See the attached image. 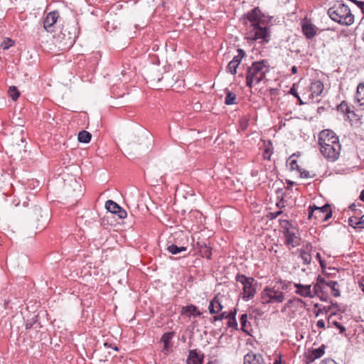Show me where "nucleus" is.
Listing matches in <instances>:
<instances>
[{"label":"nucleus","mask_w":364,"mask_h":364,"mask_svg":"<svg viewBox=\"0 0 364 364\" xmlns=\"http://www.w3.org/2000/svg\"><path fill=\"white\" fill-rule=\"evenodd\" d=\"M294 302L301 303L302 300L298 298H294L291 299H289L285 304H284V309H290Z\"/></svg>","instance_id":"nucleus-33"},{"label":"nucleus","mask_w":364,"mask_h":364,"mask_svg":"<svg viewBox=\"0 0 364 364\" xmlns=\"http://www.w3.org/2000/svg\"><path fill=\"white\" fill-rule=\"evenodd\" d=\"M318 289H319V286H318V284H316L314 286L313 289H311L313 292H315V295L317 294Z\"/></svg>","instance_id":"nucleus-49"},{"label":"nucleus","mask_w":364,"mask_h":364,"mask_svg":"<svg viewBox=\"0 0 364 364\" xmlns=\"http://www.w3.org/2000/svg\"><path fill=\"white\" fill-rule=\"evenodd\" d=\"M329 17L339 24L350 26L354 22V16L348 6L337 2L328 10Z\"/></svg>","instance_id":"nucleus-4"},{"label":"nucleus","mask_w":364,"mask_h":364,"mask_svg":"<svg viewBox=\"0 0 364 364\" xmlns=\"http://www.w3.org/2000/svg\"><path fill=\"white\" fill-rule=\"evenodd\" d=\"M237 282L242 285V298L245 301L252 299L256 293V289L253 283L255 280L252 277H247L245 275H237L236 277Z\"/></svg>","instance_id":"nucleus-6"},{"label":"nucleus","mask_w":364,"mask_h":364,"mask_svg":"<svg viewBox=\"0 0 364 364\" xmlns=\"http://www.w3.org/2000/svg\"><path fill=\"white\" fill-rule=\"evenodd\" d=\"M310 90L312 98L320 95L323 90V84L320 80H316L311 84Z\"/></svg>","instance_id":"nucleus-16"},{"label":"nucleus","mask_w":364,"mask_h":364,"mask_svg":"<svg viewBox=\"0 0 364 364\" xmlns=\"http://www.w3.org/2000/svg\"><path fill=\"white\" fill-rule=\"evenodd\" d=\"M296 72H297V68H296V67L293 66V67L291 68V73H294V74H295V73H296Z\"/></svg>","instance_id":"nucleus-52"},{"label":"nucleus","mask_w":364,"mask_h":364,"mask_svg":"<svg viewBox=\"0 0 364 364\" xmlns=\"http://www.w3.org/2000/svg\"><path fill=\"white\" fill-rule=\"evenodd\" d=\"M273 364H285L282 360V355L280 354H276V358L274 359Z\"/></svg>","instance_id":"nucleus-41"},{"label":"nucleus","mask_w":364,"mask_h":364,"mask_svg":"<svg viewBox=\"0 0 364 364\" xmlns=\"http://www.w3.org/2000/svg\"><path fill=\"white\" fill-rule=\"evenodd\" d=\"M236 95L230 91H227L225 103L228 105H234L236 103Z\"/></svg>","instance_id":"nucleus-25"},{"label":"nucleus","mask_w":364,"mask_h":364,"mask_svg":"<svg viewBox=\"0 0 364 364\" xmlns=\"http://www.w3.org/2000/svg\"><path fill=\"white\" fill-rule=\"evenodd\" d=\"M360 287L362 291L364 292V278L360 282Z\"/></svg>","instance_id":"nucleus-51"},{"label":"nucleus","mask_w":364,"mask_h":364,"mask_svg":"<svg viewBox=\"0 0 364 364\" xmlns=\"http://www.w3.org/2000/svg\"><path fill=\"white\" fill-rule=\"evenodd\" d=\"M66 29H63L60 33L56 37V42L58 43L59 48L62 50L68 49L71 47L75 38V33H71L70 31L66 34Z\"/></svg>","instance_id":"nucleus-8"},{"label":"nucleus","mask_w":364,"mask_h":364,"mask_svg":"<svg viewBox=\"0 0 364 364\" xmlns=\"http://www.w3.org/2000/svg\"><path fill=\"white\" fill-rule=\"evenodd\" d=\"M354 100L358 105H364V83H359L357 86Z\"/></svg>","instance_id":"nucleus-15"},{"label":"nucleus","mask_w":364,"mask_h":364,"mask_svg":"<svg viewBox=\"0 0 364 364\" xmlns=\"http://www.w3.org/2000/svg\"><path fill=\"white\" fill-rule=\"evenodd\" d=\"M92 135L87 131H81L78 134V140L82 143H88L91 139Z\"/></svg>","instance_id":"nucleus-23"},{"label":"nucleus","mask_w":364,"mask_h":364,"mask_svg":"<svg viewBox=\"0 0 364 364\" xmlns=\"http://www.w3.org/2000/svg\"><path fill=\"white\" fill-rule=\"evenodd\" d=\"M211 249L207 246H205L203 250V257H207L208 259L210 258L211 256Z\"/></svg>","instance_id":"nucleus-37"},{"label":"nucleus","mask_w":364,"mask_h":364,"mask_svg":"<svg viewBox=\"0 0 364 364\" xmlns=\"http://www.w3.org/2000/svg\"><path fill=\"white\" fill-rule=\"evenodd\" d=\"M280 214H282V211L279 210V211H277V212H274V213H269L268 214L267 217L270 220H273V219H275L276 218H277Z\"/></svg>","instance_id":"nucleus-39"},{"label":"nucleus","mask_w":364,"mask_h":364,"mask_svg":"<svg viewBox=\"0 0 364 364\" xmlns=\"http://www.w3.org/2000/svg\"><path fill=\"white\" fill-rule=\"evenodd\" d=\"M348 224L354 228H358V218L356 217L349 218Z\"/></svg>","instance_id":"nucleus-35"},{"label":"nucleus","mask_w":364,"mask_h":364,"mask_svg":"<svg viewBox=\"0 0 364 364\" xmlns=\"http://www.w3.org/2000/svg\"><path fill=\"white\" fill-rule=\"evenodd\" d=\"M300 257L302 259L304 264H310L311 261V255L306 251H302L301 252Z\"/></svg>","instance_id":"nucleus-29"},{"label":"nucleus","mask_w":364,"mask_h":364,"mask_svg":"<svg viewBox=\"0 0 364 364\" xmlns=\"http://www.w3.org/2000/svg\"><path fill=\"white\" fill-rule=\"evenodd\" d=\"M59 18V13L53 11L48 13L44 20L43 27L48 32H52V27Z\"/></svg>","instance_id":"nucleus-11"},{"label":"nucleus","mask_w":364,"mask_h":364,"mask_svg":"<svg viewBox=\"0 0 364 364\" xmlns=\"http://www.w3.org/2000/svg\"><path fill=\"white\" fill-rule=\"evenodd\" d=\"M26 139L25 133L23 129L21 127H18L12 132L11 141L13 144L20 146L21 143H23Z\"/></svg>","instance_id":"nucleus-13"},{"label":"nucleus","mask_w":364,"mask_h":364,"mask_svg":"<svg viewBox=\"0 0 364 364\" xmlns=\"http://www.w3.org/2000/svg\"><path fill=\"white\" fill-rule=\"evenodd\" d=\"M288 286L285 282L277 283L273 287H266L260 294V301L263 304H281L285 299L284 291Z\"/></svg>","instance_id":"nucleus-3"},{"label":"nucleus","mask_w":364,"mask_h":364,"mask_svg":"<svg viewBox=\"0 0 364 364\" xmlns=\"http://www.w3.org/2000/svg\"><path fill=\"white\" fill-rule=\"evenodd\" d=\"M172 333H168L163 335L161 341L164 343V350H168L169 346V341L172 338Z\"/></svg>","instance_id":"nucleus-27"},{"label":"nucleus","mask_w":364,"mask_h":364,"mask_svg":"<svg viewBox=\"0 0 364 364\" xmlns=\"http://www.w3.org/2000/svg\"><path fill=\"white\" fill-rule=\"evenodd\" d=\"M289 93L292 95H294L295 97H296L297 99H299V96L295 89V87L294 85L289 90Z\"/></svg>","instance_id":"nucleus-43"},{"label":"nucleus","mask_w":364,"mask_h":364,"mask_svg":"<svg viewBox=\"0 0 364 364\" xmlns=\"http://www.w3.org/2000/svg\"><path fill=\"white\" fill-rule=\"evenodd\" d=\"M13 41L10 38H6L3 41V42L1 44V47L4 50L9 49L12 45H13Z\"/></svg>","instance_id":"nucleus-32"},{"label":"nucleus","mask_w":364,"mask_h":364,"mask_svg":"<svg viewBox=\"0 0 364 364\" xmlns=\"http://www.w3.org/2000/svg\"><path fill=\"white\" fill-rule=\"evenodd\" d=\"M181 313L186 314L188 316H198L200 315V312L198 310L197 307L193 305L183 307Z\"/></svg>","instance_id":"nucleus-20"},{"label":"nucleus","mask_w":364,"mask_h":364,"mask_svg":"<svg viewBox=\"0 0 364 364\" xmlns=\"http://www.w3.org/2000/svg\"><path fill=\"white\" fill-rule=\"evenodd\" d=\"M231 316V314H226L225 312H223L221 313L220 315H218V316H215L213 317V320L214 321H221L223 320L224 318H228V316Z\"/></svg>","instance_id":"nucleus-36"},{"label":"nucleus","mask_w":364,"mask_h":364,"mask_svg":"<svg viewBox=\"0 0 364 364\" xmlns=\"http://www.w3.org/2000/svg\"><path fill=\"white\" fill-rule=\"evenodd\" d=\"M264 152H265L264 158L269 159H270V156L272 154L271 149L269 147H267L265 149Z\"/></svg>","instance_id":"nucleus-44"},{"label":"nucleus","mask_w":364,"mask_h":364,"mask_svg":"<svg viewBox=\"0 0 364 364\" xmlns=\"http://www.w3.org/2000/svg\"><path fill=\"white\" fill-rule=\"evenodd\" d=\"M231 314V316H229L230 318H231V316H232V321H230L229 322V326H236L237 325V323H236V321H235V316L234 314H232V313Z\"/></svg>","instance_id":"nucleus-47"},{"label":"nucleus","mask_w":364,"mask_h":364,"mask_svg":"<svg viewBox=\"0 0 364 364\" xmlns=\"http://www.w3.org/2000/svg\"><path fill=\"white\" fill-rule=\"evenodd\" d=\"M331 217V210L330 205H325L322 207L310 206L308 218L311 219L314 218L317 220H328Z\"/></svg>","instance_id":"nucleus-7"},{"label":"nucleus","mask_w":364,"mask_h":364,"mask_svg":"<svg viewBox=\"0 0 364 364\" xmlns=\"http://www.w3.org/2000/svg\"><path fill=\"white\" fill-rule=\"evenodd\" d=\"M302 31L307 38H312L316 35L314 26L309 23H303Z\"/></svg>","instance_id":"nucleus-19"},{"label":"nucleus","mask_w":364,"mask_h":364,"mask_svg":"<svg viewBox=\"0 0 364 364\" xmlns=\"http://www.w3.org/2000/svg\"><path fill=\"white\" fill-rule=\"evenodd\" d=\"M244 364H266L261 354L249 353L244 357Z\"/></svg>","instance_id":"nucleus-12"},{"label":"nucleus","mask_w":364,"mask_h":364,"mask_svg":"<svg viewBox=\"0 0 364 364\" xmlns=\"http://www.w3.org/2000/svg\"><path fill=\"white\" fill-rule=\"evenodd\" d=\"M247 26V39L256 41L261 40V43L266 44L271 38V31L267 26L265 21L261 19V11L255 8L247 13L245 19Z\"/></svg>","instance_id":"nucleus-1"},{"label":"nucleus","mask_w":364,"mask_h":364,"mask_svg":"<svg viewBox=\"0 0 364 364\" xmlns=\"http://www.w3.org/2000/svg\"><path fill=\"white\" fill-rule=\"evenodd\" d=\"M119 205L113 200H109L105 203L106 209L112 213H114L117 209H119Z\"/></svg>","instance_id":"nucleus-26"},{"label":"nucleus","mask_w":364,"mask_h":364,"mask_svg":"<svg viewBox=\"0 0 364 364\" xmlns=\"http://www.w3.org/2000/svg\"><path fill=\"white\" fill-rule=\"evenodd\" d=\"M294 287L296 288L295 293L301 296L313 298L315 296V292L312 291L310 284L294 283Z\"/></svg>","instance_id":"nucleus-10"},{"label":"nucleus","mask_w":364,"mask_h":364,"mask_svg":"<svg viewBox=\"0 0 364 364\" xmlns=\"http://www.w3.org/2000/svg\"><path fill=\"white\" fill-rule=\"evenodd\" d=\"M333 324L338 328L340 333H343L346 331V328L338 322L334 321Z\"/></svg>","instance_id":"nucleus-40"},{"label":"nucleus","mask_w":364,"mask_h":364,"mask_svg":"<svg viewBox=\"0 0 364 364\" xmlns=\"http://www.w3.org/2000/svg\"><path fill=\"white\" fill-rule=\"evenodd\" d=\"M9 93L13 100H16L20 95L19 92L15 87H9Z\"/></svg>","instance_id":"nucleus-31"},{"label":"nucleus","mask_w":364,"mask_h":364,"mask_svg":"<svg viewBox=\"0 0 364 364\" xmlns=\"http://www.w3.org/2000/svg\"><path fill=\"white\" fill-rule=\"evenodd\" d=\"M247 321V314H242L240 318V323L242 326V328L244 329L246 326V323Z\"/></svg>","instance_id":"nucleus-38"},{"label":"nucleus","mask_w":364,"mask_h":364,"mask_svg":"<svg viewBox=\"0 0 364 364\" xmlns=\"http://www.w3.org/2000/svg\"><path fill=\"white\" fill-rule=\"evenodd\" d=\"M338 110L342 113L348 114V117L350 118V114L355 115L354 112L350 111V107L346 101H343L338 106Z\"/></svg>","instance_id":"nucleus-22"},{"label":"nucleus","mask_w":364,"mask_h":364,"mask_svg":"<svg viewBox=\"0 0 364 364\" xmlns=\"http://www.w3.org/2000/svg\"><path fill=\"white\" fill-rule=\"evenodd\" d=\"M167 250L173 254V255H176L178 253H180L181 252H185L186 251V247H178L173 244L169 245L167 247Z\"/></svg>","instance_id":"nucleus-24"},{"label":"nucleus","mask_w":364,"mask_h":364,"mask_svg":"<svg viewBox=\"0 0 364 364\" xmlns=\"http://www.w3.org/2000/svg\"><path fill=\"white\" fill-rule=\"evenodd\" d=\"M316 259L318 260V262H319V263H320L321 266L323 267V260L321 259V257L320 253H318H318H316Z\"/></svg>","instance_id":"nucleus-48"},{"label":"nucleus","mask_w":364,"mask_h":364,"mask_svg":"<svg viewBox=\"0 0 364 364\" xmlns=\"http://www.w3.org/2000/svg\"><path fill=\"white\" fill-rule=\"evenodd\" d=\"M223 309L221 301L218 296H215L210 303L208 310L210 314H218Z\"/></svg>","instance_id":"nucleus-17"},{"label":"nucleus","mask_w":364,"mask_h":364,"mask_svg":"<svg viewBox=\"0 0 364 364\" xmlns=\"http://www.w3.org/2000/svg\"><path fill=\"white\" fill-rule=\"evenodd\" d=\"M358 228H364V215L359 219L358 218Z\"/></svg>","instance_id":"nucleus-42"},{"label":"nucleus","mask_w":364,"mask_h":364,"mask_svg":"<svg viewBox=\"0 0 364 364\" xmlns=\"http://www.w3.org/2000/svg\"><path fill=\"white\" fill-rule=\"evenodd\" d=\"M290 165H291V167L292 169L295 168L294 166H296V167L298 166L296 161H294V160L291 161V162L290 163Z\"/></svg>","instance_id":"nucleus-50"},{"label":"nucleus","mask_w":364,"mask_h":364,"mask_svg":"<svg viewBox=\"0 0 364 364\" xmlns=\"http://www.w3.org/2000/svg\"><path fill=\"white\" fill-rule=\"evenodd\" d=\"M316 326L319 328H325V322L323 320H318L316 323Z\"/></svg>","instance_id":"nucleus-46"},{"label":"nucleus","mask_w":364,"mask_h":364,"mask_svg":"<svg viewBox=\"0 0 364 364\" xmlns=\"http://www.w3.org/2000/svg\"><path fill=\"white\" fill-rule=\"evenodd\" d=\"M360 198L361 200H363L364 202V190L361 192Z\"/></svg>","instance_id":"nucleus-53"},{"label":"nucleus","mask_w":364,"mask_h":364,"mask_svg":"<svg viewBox=\"0 0 364 364\" xmlns=\"http://www.w3.org/2000/svg\"><path fill=\"white\" fill-rule=\"evenodd\" d=\"M351 210H354L355 208V204L353 203L349 207Z\"/></svg>","instance_id":"nucleus-54"},{"label":"nucleus","mask_w":364,"mask_h":364,"mask_svg":"<svg viewBox=\"0 0 364 364\" xmlns=\"http://www.w3.org/2000/svg\"><path fill=\"white\" fill-rule=\"evenodd\" d=\"M321 153L328 160L335 161L340 156L341 146L338 136L330 129H325L318 135Z\"/></svg>","instance_id":"nucleus-2"},{"label":"nucleus","mask_w":364,"mask_h":364,"mask_svg":"<svg viewBox=\"0 0 364 364\" xmlns=\"http://www.w3.org/2000/svg\"><path fill=\"white\" fill-rule=\"evenodd\" d=\"M114 213L117 214L121 219L125 218L127 217V212L120 206L119 207V209H117V211L114 212Z\"/></svg>","instance_id":"nucleus-34"},{"label":"nucleus","mask_w":364,"mask_h":364,"mask_svg":"<svg viewBox=\"0 0 364 364\" xmlns=\"http://www.w3.org/2000/svg\"><path fill=\"white\" fill-rule=\"evenodd\" d=\"M318 280L321 282H323L326 284V286L331 288V294L335 296L338 297L340 296V291L338 289V284L336 281H329L328 282H325V281L323 279L318 278Z\"/></svg>","instance_id":"nucleus-18"},{"label":"nucleus","mask_w":364,"mask_h":364,"mask_svg":"<svg viewBox=\"0 0 364 364\" xmlns=\"http://www.w3.org/2000/svg\"><path fill=\"white\" fill-rule=\"evenodd\" d=\"M297 100H299L300 105H303L304 104V102L301 101L300 97H299V99H297Z\"/></svg>","instance_id":"nucleus-55"},{"label":"nucleus","mask_w":364,"mask_h":364,"mask_svg":"<svg viewBox=\"0 0 364 364\" xmlns=\"http://www.w3.org/2000/svg\"><path fill=\"white\" fill-rule=\"evenodd\" d=\"M238 65L239 64L236 63L235 61L231 60L227 66V72L235 75L237 73V68Z\"/></svg>","instance_id":"nucleus-28"},{"label":"nucleus","mask_w":364,"mask_h":364,"mask_svg":"<svg viewBox=\"0 0 364 364\" xmlns=\"http://www.w3.org/2000/svg\"><path fill=\"white\" fill-rule=\"evenodd\" d=\"M287 309H284V306L282 309V312H284L287 311Z\"/></svg>","instance_id":"nucleus-56"},{"label":"nucleus","mask_w":364,"mask_h":364,"mask_svg":"<svg viewBox=\"0 0 364 364\" xmlns=\"http://www.w3.org/2000/svg\"><path fill=\"white\" fill-rule=\"evenodd\" d=\"M324 354V346H321L318 348H313L309 350L306 353V358L310 361L313 362L316 359L321 358Z\"/></svg>","instance_id":"nucleus-14"},{"label":"nucleus","mask_w":364,"mask_h":364,"mask_svg":"<svg viewBox=\"0 0 364 364\" xmlns=\"http://www.w3.org/2000/svg\"><path fill=\"white\" fill-rule=\"evenodd\" d=\"M244 56H245L244 50H242V49H238L237 50V55L234 56V58H233V59L232 60L235 61L236 63L240 65V63H241V60H242V59L243 58Z\"/></svg>","instance_id":"nucleus-30"},{"label":"nucleus","mask_w":364,"mask_h":364,"mask_svg":"<svg viewBox=\"0 0 364 364\" xmlns=\"http://www.w3.org/2000/svg\"><path fill=\"white\" fill-rule=\"evenodd\" d=\"M269 72V66L266 61L255 62L248 68L246 73V85L249 87L260 82Z\"/></svg>","instance_id":"nucleus-5"},{"label":"nucleus","mask_w":364,"mask_h":364,"mask_svg":"<svg viewBox=\"0 0 364 364\" xmlns=\"http://www.w3.org/2000/svg\"><path fill=\"white\" fill-rule=\"evenodd\" d=\"M282 225L285 228L284 233L286 238V243L291 247H296L298 245L296 230L293 228L288 227L290 225L288 220H283Z\"/></svg>","instance_id":"nucleus-9"},{"label":"nucleus","mask_w":364,"mask_h":364,"mask_svg":"<svg viewBox=\"0 0 364 364\" xmlns=\"http://www.w3.org/2000/svg\"><path fill=\"white\" fill-rule=\"evenodd\" d=\"M188 364H202V359L196 350H191L187 359Z\"/></svg>","instance_id":"nucleus-21"},{"label":"nucleus","mask_w":364,"mask_h":364,"mask_svg":"<svg viewBox=\"0 0 364 364\" xmlns=\"http://www.w3.org/2000/svg\"><path fill=\"white\" fill-rule=\"evenodd\" d=\"M321 364H337V363L332 359H325L321 361Z\"/></svg>","instance_id":"nucleus-45"}]
</instances>
